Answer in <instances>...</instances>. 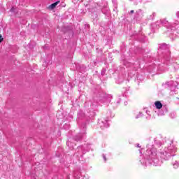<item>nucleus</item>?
Returning a JSON list of instances; mask_svg holds the SVG:
<instances>
[{
    "label": "nucleus",
    "instance_id": "nucleus-1",
    "mask_svg": "<svg viewBox=\"0 0 179 179\" xmlns=\"http://www.w3.org/2000/svg\"><path fill=\"white\" fill-rule=\"evenodd\" d=\"M155 144H148L147 150L144 154L142 152H145V149L142 148L141 144H136V148H138V152H140V162L143 166H149V164H152V166H162L164 160H170L171 157L176 156L177 153V147L174 145L173 141H170L163 148L160 149L159 152L157 148L162 146V143L157 139V137L154 138Z\"/></svg>",
    "mask_w": 179,
    "mask_h": 179
},
{
    "label": "nucleus",
    "instance_id": "nucleus-2",
    "mask_svg": "<svg viewBox=\"0 0 179 179\" xmlns=\"http://www.w3.org/2000/svg\"><path fill=\"white\" fill-rule=\"evenodd\" d=\"M162 26H164V27H166L169 30H176L179 26V12L176 13V19H175L173 24L169 22L166 19L159 20L155 23L152 24V29H160Z\"/></svg>",
    "mask_w": 179,
    "mask_h": 179
},
{
    "label": "nucleus",
    "instance_id": "nucleus-3",
    "mask_svg": "<svg viewBox=\"0 0 179 179\" xmlns=\"http://www.w3.org/2000/svg\"><path fill=\"white\" fill-rule=\"evenodd\" d=\"M170 57H171L170 52L169 50H167V53H166L164 55V59L165 61L164 63L166 65L173 66V68H174V69H179V64H177L176 62H174L173 61V59H171Z\"/></svg>",
    "mask_w": 179,
    "mask_h": 179
},
{
    "label": "nucleus",
    "instance_id": "nucleus-4",
    "mask_svg": "<svg viewBox=\"0 0 179 179\" xmlns=\"http://www.w3.org/2000/svg\"><path fill=\"white\" fill-rule=\"evenodd\" d=\"M99 124L101 129H104V128H108V127H110V124H108V119L102 120Z\"/></svg>",
    "mask_w": 179,
    "mask_h": 179
},
{
    "label": "nucleus",
    "instance_id": "nucleus-5",
    "mask_svg": "<svg viewBox=\"0 0 179 179\" xmlns=\"http://www.w3.org/2000/svg\"><path fill=\"white\" fill-rule=\"evenodd\" d=\"M163 50H169V45H167L166 43L159 45V51H163Z\"/></svg>",
    "mask_w": 179,
    "mask_h": 179
},
{
    "label": "nucleus",
    "instance_id": "nucleus-6",
    "mask_svg": "<svg viewBox=\"0 0 179 179\" xmlns=\"http://www.w3.org/2000/svg\"><path fill=\"white\" fill-rule=\"evenodd\" d=\"M155 105L156 108H157L158 110H160V108H163V104H162V102H160V101H155Z\"/></svg>",
    "mask_w": 179,
    "mask_h": 179
},
{
    "label": "nucleus",
    "instance_id": "nucleus-7",
    "mask_svg": "<svg viewBox=\"0 0 179 179\" xmlns=\"http://www.w3.org/2000/svg\"><path fill=\"white\" fill-rule=\"evenodd\" d=\"M111 99H112V96L110 95H108L103 98V100H104L105 103L106 104H108V103L111 102Z\"/></svg>",
    "mask_w": 179,
    "mask_h": 179
},
{
    "label": "nucleus",
    "instance_id": "nucleus-8",
    "mask_svg": "<svg viewBox=\"0 0 179 179\" xmlns=\"http://www.w3.org/2000/svg\"><path fill=\"white\" fill-rule=\"evenodd\" d=\"M162 110H163V113H159V115H164V114H166V113L169 112V108H167V106H162Z\"/></svg>",
    "mask_w": 179,
    "mask_h": 179
},
{
    "label": "nucleus",
    "instance_id": "nucleus-9",
    "mask_svg": "<svg viewBox=\"0 0 179 179\" xmlns=\"http://www.w3.org/2000/svg\"><path fill=\"white\" fill-rule=\"evenodd\" d=\"M172 166H173V169H178V167H179V159L173 162H172Z\"/></svg>",
    "mask_w": 179,
    "mask_h": 179
},
{
    "label": "nucleus",
    "instance_id": "nucleus-10",
    "mask_svg": "<svg viewBox=\"0 0 179 179\" xmlns=\"http://www.w3.org/2000/svg\"><path fill=\"white\" fill-rule=\"evenodd\" d=\"M59 3V1H57L56 2H55L54 3H52L50 6V8L51 9H54V8H55V6H57V5H58V3Z\"/></svg>",
    "mask_w": 179,
    "mask_h": 179
},
{
    "label": "nucleus",
    "instance_id": "nucleus-11",
    "mask_svg": "<svg viewBox=\"0 0 179 179\" xmlns=\"http://www.w3.org/2000/svg\"><path fill=\"white\" fill-rule=\"evenodd\" d=\"M169 116H170L172 119H174V118H176V115L175 113H171L170 115H169Z\"/></svg>",
    "mask_w": 179,
    "mask_h": 179
},
{
    "label": "nucleus",
    "instance_id": "nucleus-12",
    "mask_svg": "<svg viewBox=\"0 0 179 179\" xmlns=\"http://www.w3.org/2000/svg\"><path fill=\"white\" fill-rule=\"evenodd\" d=\"M142 115H143V114L142 113H139V114L136 116V120H138V118H141Z\"/></svg>",
    "mask_w": 179,
    "mask_h": 179
},
{
    "label": "nucleus",
    "instance_id": "nucleus-13",
    "mask_svg": "<svg viewBox=\"0 0 179 179\" xmlns=\"http://www.w3.org/2000/svg\"><path fill=\"white\" fill-rule=\"evenodd\" d=\"M103 159L104 162L107 161V159L106 158V155H103Z\"/></svg>",
    "mask_w": 179,
    "mask_h": 179
},
{
    "label": "nucleus",
    "instance_id": "nucleus-14",
    "mask_svg": "<svg viewBox=\"0 0 179 179\" xmlns=\"http://www.w3.org/2000/svg\"><path fill=\"white\" fill-rule=\"evenodd\" d=\"M10 10V12H15V8L13 7Z\"/></svg>",
    "mask_w": 179,
    "mask_h": 179
},
{
    "label": "nucleus",
    "instance_id": "nucleus-15",
    "mask_svg": "<svg viewBox=\"0 0 179 179\" xmlns=\"http://www.w3.org/2000/svg\"><path fill=\"white\" fill-rule=\"evenodd\" d=\"M137 13H142V11L141 10H139L138 11H137Z\"/></svg>",
    "mask_w": 179,
    "mask_h": 179
},
{
    "label": "nucleus",
    "instance_id": "nucleus-16",
    "mask_svg": "<svg viewBox=\"0 0 179 179\" xmlns=\"http://www.w3.org/2000/svg\"><path fill=\"white\" fill-rule=\"evenodd\" d=\"M134 10H130V13H134Z\"/></svg>",
    "mask_w": 179,
    "mask_h": 179
},
{
    "label": "nucleus",
    "instance_id": "nucleus-17",
    "mask_svg": "<svg viewBox=\"0 0 179 179\" xmlns=\"http://www.w3.org/2000/svg\"><path fill=\"white\" fill-rule=\"evenodd\" d=\"M2 40H3V38H0V43H2Z\"/></svg>",
    "mask_w": 179,
    "mask_h": 179
},
{
    "label": "nucleus",
    "instance_id": "nucleus-18",
    "mask_svg": "<svg viewBox=\"0 0 179 179\" xmlns=\"http://www.w3.org/2000/svg\"><path fill=\"white\" fill-rule=\"evenodd\" d=\"M75 177H76V178H79V177H77L76 175H74Z\"/></svg>",
    "mask_w": 179,
    "mask_h": 179
},
{
    "label": "nucleus",
    "instance_id": "nucleus-19",
    "mask_svg": "<svg viewBox=\"0 0 179 179\" xmlns=\"http://www.w3.org/2000/svg\"><path fill=\"white\" fill-rule=\"evenodd\" d=\"M155 15H156V13H153V14H152V16H155Z\"/></svg>",
    "mask_w": 179,
    "mask_h": 179
},
{
    "label": "nucleus",
    "instance_id": "nucleus-20",
    "mask_svg": "<svg viewBox=\"0 0 179 179\" xmlns=\"http://www.w3.org/2000/svg\"><path fill=\"white\" fill-rule=\"evenodd\" d=\"M130 1H134V0H130Z\"/></svg>",
    "mask_w": 179,
    "mask_h": 179
}]
</instances>
